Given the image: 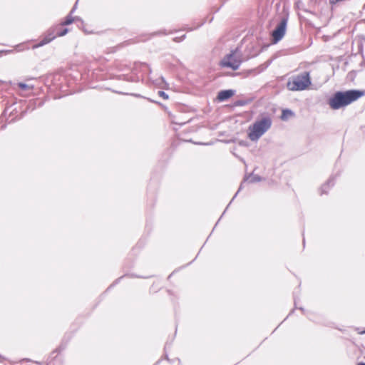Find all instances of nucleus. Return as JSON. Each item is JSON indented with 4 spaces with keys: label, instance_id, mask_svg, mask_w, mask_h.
Masks as SVG:
<instances>
[{
    "label": "nucleus",
    "instance_id": "1",
    "mask_svg": "<svg viewBox=\"0 0 365 365\" xmlns=\"http://www.w3.org/2000/svg\"><path fill=\"white\" fill-rule=\"evenodd\" d=\"M364 96L365 91L363 90L337 91L329 99L328 104L331 109L338 110L346 107Z\"/></svg>",
    "mask_w": 365,
    "mask_h": 365
},
{
    "label": "nucleus",
    "instance_id": "2",
    "mask_svg": "<svg viewBox=\"0 0 365 365\" xmlns=\"http://www.w3.org/2000/svg\"><path fill=\"white\" fill-rule=\"evenodd\" d=\"M272 125V120L269 117H264L256 120L248 128L247 137L252 141L257 140L265 133Z\"/></svg>",
    "mask_w": 365,
    "mask_h": 365
},
{
    "label": "nucleus",
    "instance_id": "3",
    "mask_svg": "<svg viewBox=\"0 0 365 365\" xmlns=\"http://www.w3.org/2000/svg\"><path fill=\"white\" fill-rule=\"evenodd\" d=\"M310 85L311 79L309 73L304 72L289 78L287 83V87L289 91H298L307 89Z\"/></svg>",
    "mask_w": 365,
    "mask_h": 365
},
{
    "label": "nucleus",
    "instance_id": "4",
    "mask_svg": "<svg viewBox=\"0 0 365 365\" xmlns=\"http://www.w3.org/2000/svg\"><path fill=\"white\" fill-rule=\"evenodd\" d=\"M242 61L241 57L237 55L235 51H232L222 58L220 62V66L222 68H230L235 71L239 68Z\"/></svg>",
    "mask_w": 365,
    "mask_h": 365
},
{
    "label": "nucleus",
    "instance_id": "5",
    "mask_svg": "<svg viewBox=\"0 0 365 365\" xmlns=\"http://www.w3.org/2000/svg\"><path fill=\"white\" fill-rule=\"evenodd\" d=\"M77 19L78 18H75L71 15H68L60 24L53 26L52 29L55 31L56 37L65 36L68 32V29L63 27L71 24L72 23L75 22Z\"/></svg>",
    "mask_w": 365,
    "mask_h": 365
},
{
    "label": "nucleus",
    "instance_id": "6",
    "mask_svg": "<svg viewBox=\"0 0 365 365\" xmlns=\"http://www.w3.org/2000/svg\"><path fill=\"white\" fill-rule=\"evenodd\" d=\"M287 19H283L272 33V42L274 43L279 41L284 36L287 27Z\"/></svg>",
    "mask_w": 365,
    "mask_h": 365
},
{
    "label": "nucleus",
    "instance_id": "7",
    "mask_svg": "<svg viewBox=\"0 0 365 365\" xmlns=\"http://www.w3.org/2000/svg\"><path fill=\"white\" fill-rule=\"evenodd\" d=\"M56 38V35L55 34V31L53 30V29L51 27L43 34L41 41L38 44L33 46V48L43 46L46 44L50 43L51 41H53Z\"/></svg>",
    "mask_w": 365,
    "mask_h": 365
},
{
    "label": "nucleus",
    "instance_id": "8",
    "mask_svg": "<svg viewBox=\"0 0 365 365\" xmlns=\"http://www.w3.org/2000/svg\"><path fill=\"white\" fill-rule=\"evenodd\" d=\"M17 86L21 92V95L22 96L30 95L34 89V86L33 85L21 82L18 83Z\"/></svg>",
    "mask_w": 365,
    "mask_h": 365
},
{
    "label": "nucleus",
    "instance_id": "9",
    "mask_svg": "<svg viewBox=\"0 0 365 365\" xmlns=\"http://www.w3.org/2000/svg\"><path fill=\"white\" fill-rule=\"evenodd\" d=\"M235 95L233 90H224L218 93L217 99L219 101H224L232 97Z\"/></svg>",
    "mask_w": 365,
    "mask_h": 365
},
{
    "label": "nucleus",
    "instance_id": "10",
    "mask_svg": "<svg viewBox=\"0 0 365 365\" xmlns=\"http://www.w3.org/2000/svg\"><path fill=\"white\" fill-rule=\"evenodd\" d=\"M294 115V113L291 110L284 109L282 111V115L280 118L282 120H287L290 118L293 117Z\"/></svg>",
    "mask_w": 365,
    "mask_h": 365
},
{
    "label": "nucleus",
    "instance_id": "11",
    "mask_svg": "<svg viewBox=\"0 0 365 365\" xmlns=\"http://www.w3.org/2000/svg\"><path fill=\"white\" fill-rule=\"evenodd\" d=\"M158 96L164 100L168 99V95L167 93H165L164 91H158Z\"/></svg>",
    "mask_w": 365,
    "mask_h": 365
},
{
    "label": "nucleus",
    "instance_id": "12",
    "mask_svg": "<svg viewBox=\"0 0 365 365\" xmlns=\"http://www.w3.org/2000/svg\"><path fill=\"white\" fill-rule=\"evenodd\" d=\"M83 31H84V32H85V33H86V34H93V33H94V32H93V31H87L86 29H83Z\"/></svg>",
    "mask_w": 365,
    "mask_h": 365
},
{
    "label": "nucleus",
    "instance_id": "13",
    "mask_svg": "<svg viewBox=\"0 0 365 365\" xmlns=\"http://www.w3.org/2000/svg\"><path fill=\"white\" fill-rule=\"evenodd\" d=\"M357 365H365V363L364 362H360V363L357 364Z\"/></svg>",
    "mask_w": 365,
    "mask_h": 365
},
{
    "label": "nucleus",
    "instance_id": "14",
    "mask_svg": "<svg viewBox=\"0 0 365 365\" xmlns=\"http://www.w3.org/2000/svg\"><path fill=\"white\" fill-rule=\"evenodd\" d=\"M364 333H365V331H364Z\"/></svg>",
    "mask_w": 365,
    "mask_h": 365
}]
</instances>
